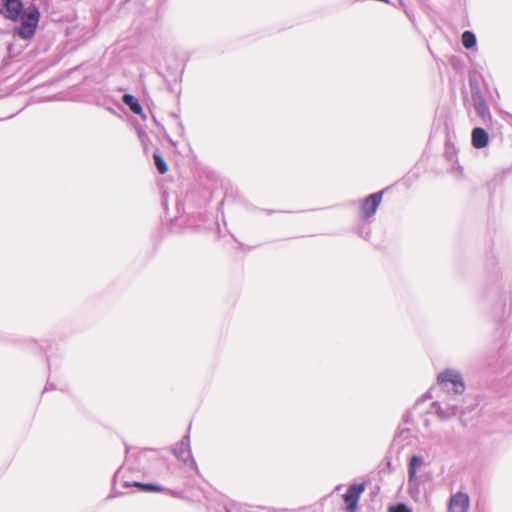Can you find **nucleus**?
I'll return each instance as SVG.
<instances>
[{
  "label": "nucleus",
  "mask_w": 512,
  "mask_h": 512,
  "mask_svg": "<svg viewBox=\"0 0 512 512\" xmlns=\"http://www.w3.org/2000/svg\"><path fill=\"white\" fill-rule=\"evenodd\" d=\"M19 19L21 20L20 26L16 29L17 35L24 39H31L36 31L40 19L39 8L30 3L21 13Z\"/></svg>",
  "instance_id": "2"
},
{
  "label": "nucleus",
  "mask_w": 512,
  "mask_h": 512,
  "mask_svg": "<svg viewBox=\"0 0 512 512\" xmlns=\"http://www.w3.org/2000/svg\"><path fill=\"white\" fill-rule=\"evenodd\" d=\"M431 398V394L430 392H427L425 393L420 399H418L415 403V406L419 405L421 402L427 400V399H430Z\"/></svg>",
  "instance_id": "18"
},
{
  "label": "nucleus",
  "mask_w": 512,
  "mask_h": 512,
  "mask_svg": "<svg viewBox=\"0 0 512 512\" xmlns=\"http://www.w3.org/2000/svg\"><path fill=\"white\" fill-rule=\"evenodd\" d=\"M468 83L473 107L483 123H487L491 119V114L485 97L481 91L479 80L475 76H470Z\"/></svg>",
  "instance_id": "3"
},
{
  "label": "nucleus",
  "mask_w": 512,
  "mask_h": 512,
  "mask_svg": "<svg viewBox=\"0 0 512 512\" xmlns=\"http://www.w3.org/2000/svg\"><path fill=\"white\" fill-rule=\"evenodd\" d=\"M173 117L175 118L180 131L183 132L184 126H183L182 122L180 121L179 117L176 114H173Z\"/></svg>",
  "instance_id": "19"
},
{
  "label": "nucleus",
  "mask_w": 512,
  "mask_h": 512,
  "mask_svg": "<svg viewBox=\"0 0 512 512\" xmlns=\"http://www.w3.org/2000/svg\"><path fill=\"white\" fill-rule=\"evenodd\" d=\"M461 41L466 49H471L476 45V36L472 31H464L461 36Z\"/></svg>",
  "instance_id": "14"
},
{
  "label": "nucleus",
  "mask_w": 512,
  "mask_h": 512,
  "mask_svg": "<svg viewBox=\"0 0 512 512\" xmlns=\"http://www.w3.org/2000/svg\"><path fill=\"white\" fill-rule=\"evenodd\" d=\"M139 136H140V138L142 139L143 142H144L145 139H147V135L144 132L143 133L140 132Z\"/></svg>",
  "instance_id": "21"
},
{
  "label": "nucleus",
  "mask_w": 512,
  "mask_h": 512,
  "mask_svg": "<svg viewBox=\"0 0 512 512\" xmlns=\"http://www.w3.org/2000/svg\"><path fill=\"white\" fill-rule=\"evenodd\" d=\"M123 486L125 488L138 487L140 490H142L144 492H161L164 490V488L160 485L151 484V483H141L138 481H134V482L125 481Z\"/></svg>",
  "instance_id": "12"
},
{
  "label": "nucleus",
  "mask_w": 512,
  "mask_h": 512,
  "mask_svg": "<svg viewBox=\"0 0 512 512\" xmlns=\"http://www.w3.org/2000/svg\"><path fill=\"white\" fill-rule=\"evenodd\" d=\"M120 477H121V470H118L113 477L114 484H116L119 481Z\"/></svg>",
  "instance_id": "20"
},
{
  "label": "nucleus",
  "mask_w": 512,
  "mask_h": 512,
  "mask_svg": "<svg viewBox=\"0 0 512 512\" xmlns=\"http://www.w3.org/2000/svg\"><path fill=\"white\" fill-rule=\"evenodd\" d=\"M225 510H226V512H230V510H228V509H225Z\"/></svg>",
  "instance_id": "23"
},
{
  "label": "nucleus",
  "mask_w": 512,
  "mask_h": 512,
  "mask_svg": "<svg viewBox=\"0 0 512 512\" xmlns=\"http://www.w3.org/2000/svg\"><path fill=\"white\" fill-rule=\"evenodd\" d=\"M365 490V484H352L343 495L344 501L347 504V510L353 512L358 505L359 498Z\"/></svg>",
  "instance_id": "8"
},
{
  "label": "nucleus",
  "mask_w": 512,
  "mask_h": 512,
  "mask_svg": "<svg viewBox=\"0 0 512 512\" xmlns=\"http://www.w3.org/2000/svg\"><path fill=\"white\" fill-rule=\"evenodd\" d=\"M122 100L134 114L140 115L142 113L143 109L141 104L132 94H124Z\"/></svg>",
  "instance_id": "13"
},
{
  "label": "nucleus",
  "mask_w": 512,
  "mask_h": 512,
  "mask_svg": "<svg viewBox=\"0 0 512 512\" xmlns=\"http://www.w3.org/2000/svg\"><path fill=\"white\" fill-rule=\"evenodd\" d=\"M469 496L463 492H457L449 499L448 512H468Z\"/></svg>",
  "instance_id": "9"
},
{
  "label": "nucleus",
  "mask_w": 512,
  "mask_h": 512,
  "mask_svg": "<svg viewBox=\"0 0 512 512\" xmlns=\"http://www.w3.org/2000/svg\"><path fill=\"white\" fill-rule=\"evenodd\" d=\"M113 497H115V495H113V494L108 496V498H113Z\"/></svg>",
  "instance_id": "22"
},
{
  "label": "nucleus",
  "mask_w": 512,
  "mask_h": 512,
  "mask_svg": "<svg viewBox=\"0 0 512 512\" xmlns=\"http://www.w3.org/2000/svg\"><path fill=\"white\" fill-rule=\"evenodd\" d=\"M472 146L476 149L485 148L489 142L487 131L481 127H475L471 133Z\"/></svg>",
  "instance_id": "11"
},
{
  "label": "nucleus",
  "mask_w": 512,
  "mask_h": 512,
  "mask_svg": "<svg viewBox=\"0 0 512 512\" xmlns=\"http://www.w3.org/2000/svg\"><path fill=\"white\" fill-rule=\"evenodd\" d=\"M424 463V459L421 456L413 455L408 464V486L410 491L417 486V470Z\"/></svg>",
  "instance_id": "10"
},
{
  "label": "nucleus",
  "mask_w": 512,
  "mask_h": 512,
  "mask_svg": "<svg viewBox=\"0 0 512 512\" xmlns=\"http://www.w3.org/2000/svg\"><path fill=\"white\" fill-rule=\"evenodd\" d=\"M383 193L384 191H378L376 193L370 194L362 200L361 212L364 219L367 220L376 213L382 201Z\"/></svg>",
  "instance_id": "6"
},
{
  "label": "nucleus",
  "mask_w": 512,
  "mask_h": 512,
  "mask_svg": "<svg viewBox=\"0 0 512 512\" xmlns=\"http://www.w3.org/2000/svg\"><path fill=\"white\" fill-rule=\"evenodd\" d=\"M432 407L441 420H448L456 416L461 411V406L455 401V399L445 402L435 401L432 403Z\"/></svg>",
  "instance_id": "5"
},
{
  "label": "nucleus",
  "mask_w": 512,
  "mask_h": 512,
  "mask_svg": "<svg viewBox=\"0 0 512 512\" xmlns=\"http://www.w3.org/2000/svg\"><path fill=\"white\" fill-rule=\"evenodd\" d=\"M365 228H366L365 226H361V227L359 228V230H358V234H359L361 237H363V238L367 239V237H368V235L370 234V232H369V231L364 232Z\"/></svg>",
  "instance_id": "17"
},
{
  "label": "nucleus",
  "mask_w": 512,
  "mask_h": 512,
  "mask_svg": "<svg viewBox=\"0 0 512 512\" xmlns=\"http://www.w3.org/2000/svg\"><path fill=\"white\" fill-rule=\"evenodd\" d=\"M388 512H412V510L404 503H397L390 506Z\"/></svg>",
  "instance_id": "16"
},
{
  "label": "nucleus",
  "mask_w": 512,
  "mask_h": 512,
  "mask_svg": "<svg viewBox=\"0 0 512 512\" xmlns=\"http://www.w3.org/2000/svg\"><path fill=\"white\" fill-rule=\"evenodd\" d=\"M21 0H0V12L4 17L16 21L24 11Z\"/></svg>",
  "instance_id": "7"
},
{
  "label": "nucleus",
  "mask_w": 512,
  "mask_h": 512,
  "mask_svg": "<svg viewBox=\"0 0 512 512\" xmlns=\"http://www.w3.org/2000/svg\"><path fill=\"white\" fill-rule=\"evenodd\" d=\"M175 457L184 464H189L192 469L198 473V467L194 460L190 448V436L186 434L183 438L171 448Z\"/></svg>",
  "instance_id": "4"
},
{
  "label": "nucleus",
  "mask_w": 512,
  "mask_h": 512,
  "mask_svg": "<svg viewBox=\"0 0 512 512\" xmlns=\"http://www.w3.org/2000/svg\"><path fill=\"white\" fill-rule=\"evenodd\" d=\"M441 390L449 396H460L465 391V383L461 373L455 369H445L437 376Z\"/></svg>",
  "instance_id": "1"
},
{
  "label": "nucleus",
  "mask_w": 512,
  "mask_h": 512,
  "mask_svg": "<svg viewBox=\"0 0 512 512\" xmlns=\"http://www.w3.org/2000/svg\"><path fill=\"white\" fill-rule=\"evenodd\" d=\"M153 158H154V164H155L158 172L161 174L166 173L168 170V167H167V164H166L165 160L163 159V157L160 154L155 153Z\"/></svg>",
  "instance_id": "15"
}]
</instances>
